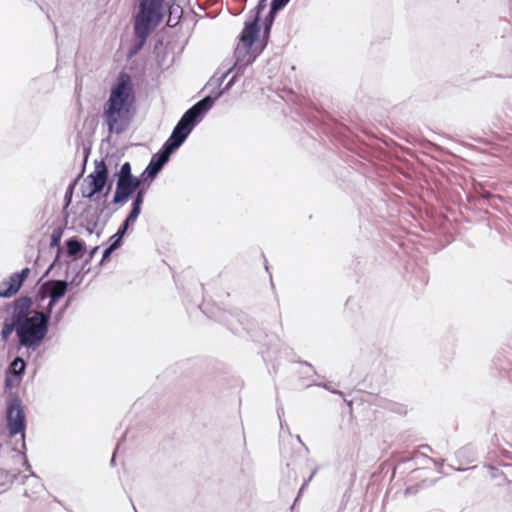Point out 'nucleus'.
Segmentation results:
<instances>
[{
  "instance_id": "nucleus-1",
  "label": "nucleus",
  "mask_w": 512,
  "mask_h": 512,
  "mask_svg": "<svg viewBox=\"0 0 512 512\" xmlns=\"http://www.w3.org/2000/svg\"><path fill=\"white\" fill-rule=\"evenodd\" d=\"M136 96L131 77L121 71L112 84L103 104L102 119L109 134H122L129 126L135 111Z\"/></svg>"
},
{
  "instance_id": "nucleus-2",
  "label": "nucleus",
  "mask_w": 512,
  "mask_h": 512,
  "mask_svg": "<svg viewBox=\"0 0 512 512\" xmlns=\"http://www.w3.org/2000/svg\"><path fill=\"white\" fill-rule=\"evenodd\" d=\"M33 300L30 296L22 295L8 305V322L19 328L25 334L38 332L37 342L41 345L47 336L49 326L40 310H33Z\"/></svg>"
},
{
  "instance_id": "nucleus-3",
  "label": "nucleus",
  "mask_w": 512,
  "mask_h": 512,
  "mask_svg": "<svg viewBox=\"0 0 512 512\" xmlns=\"http://www.w3.org/2000/svg\"><path fill=\"white\" fill-rule=\"evenodd\" d=\"M164 0H141L138 13L134 20L135 39L128 52V57H133L144 47L147 38L161 23L164 17Z\"/></svg>"
},
{
  "instance_id": "nucleus-4",
  "label": "nucleus",
  "mask_w": 512,
  "mask_h": 512,
  "mask_svg": "<svg viewBox=\"0 0 512 512\" xmlns=\"http://www.w3.org/2000/svg\"><path fill=\"white\" fill-rule=\"evenodd\" d=\"M26 427V415L22 400L18 395L11 394L6 404V428L10 438L20 435V447L17 446L18 443L16 442L13 447V451L18 452L19 455L22 456L26 470L30 471L31 465L29 464L26 456Z\"/></svg>"
},
{
  "instance_id": "nucleus-5",
  "label": "nucleus",
  "mask_w": 512,
  "mask_h": 512,
  "mask_svg": "<svg viewBox=\"0 0 512 512\" xmlns=\"http://www.w3.org/2000/svg\"><path fill=\"white\" fill-rule=\"evenodd\" d=\"M260 33L246 32L243 29L239 35V43L234 50V64L229 69H237L238 74H244L245 69L251 65L264 50L266 43H260Z\"/></svg>"
},
{
  "instance_id": "nucleus-6",
  "label": "nucleus",
  "mask_w": 512,
  "mask_h": 512,
  "mask_svg": "<svg viewBox=\"0 0 512 512\" xmlns=\"http://www.w3.org/2000/svg\"><path fill=\"white\" fill-rule=\"evenodd\" d=\"M215 317L218 321L224 322L228 328L235 334H247L253 341H260L262 331L258 328L257 323L244 312H221L219 317Z\"/></svg>"
},
{
  "instance_id": "nucleus-7",
  "label": "nucleus",
  "mask_w": 512,
  "mask_h": 512,
  "mask_svg": "<svg viewBox=\"0 0 512 512\" xmlns=\"http://www.w3.org/2000/svg\"><path fill=\"white\" fill-rule=\"evenodd\" d=\"M86 186L81 188L82 196L92 200L95 195L100 194L106 186L107 190L104 197H107L112 188V182H109V170L104 160L95 161L94 171L85 179Z\"/></svg>"
},
{
  "instance_id": "nucleus-8",
  "label": "nucleus",
  "mask_w": 512,
  "mask_h": 512,
  "mask_svg": "<svg viewBox=\"0 0 512 512\" xmlns=\"http://www.w3.org/2000/svg\"><path fill=\"white\" fill-rule=\"evenodd\" d=\"M46 284L49 286L48 291V303L40 311L43 314L42 318H45L47 324H50L53 309L57 305L60 299H62L69 289V283L67 280L60 279H49L46 280Z\"/></svg>"
},
{
  "instance_id": "nucleus-9",
  "label": "nucleus",
  "mask_w": 512,
  "mask_h": 512,
  "mask_svg": "<svg viewBox=\"0 0 512 512\" xmlns=\"http://www.w3.org/2000/svg\"><path fill=\"white\" fill-rule=\"evenodd\" d=\"M13 332L16 333L20 346L32 350H35L40 346L37 342L39 331H35L32 334H25L19 328L4 319L0 333L1 341L3 343H7Z\"/></svg>"
},
{
  "instance_id": "nucleus-10",
  "label": "nucleus",
  "mask_w": 512,
  "mask_h": 512,
  "mask_svg": "<svg viewBox=\"0 0 512 512\" xmlns=\"http://www.w3.org/2000/svg\"><path fill=\"white\" fill-rule=\"evenodd\" d=\"M30 268L25 267L19 272L12 273L7 280L0 283V298L8 299L16 295L29 277Z\"/></svg>"
},
{
  "instance_id": "nucleus-11",
  "label": "nucleus",
  "mask_w": 512,
  "mask_h": 512,
  "mask_svg": "<svg viewBox=\"0 0 512 512\" xmlns=\"http://www.w3.org/2000/svg\"><path fill=\"white\" fill-rule=\"evenodd\" d=\"M139 188V180L136 177L119 178L116 181V190L112 199L114 205L126 204Z\"/></svg>"
},
{
  "instance_id": "nucleus-12",
  "label": "nucleus",
  "mask_w": 512,
  "mask_h": 512,
  "mask_svg": "<svg viewBox=\"0 0 512 512\" xmlns=\"http://www.w3.org/2000/svg\"><path fill=\"white\" fill-rule=\"evenodd\" d=\"M109 207L107 201H103L101 207H93L88 205L80 214V225L85 228L86 232L91 235L95 232L99 224L100 216L105 209Z\"/></svg>"
},
{
  "instance_id": "nucleus-13",
  "label": "nucleus",
  "mask_w": 512,
  "mask_h": 512,
  "mask_svg": "<svg viewBox=\"0 0 512 512\" xmlns=\"http://www.w3.org/2000/svg\"><path fill=\"white\" fill-rule=\"evenodd\" d=\"M231 73V69H227L221 76H213L207 85L215 83V87L210 91L208 95L199 100L200 105L209 112L214 106L215 102L221 98L226 92L221 87L227 76Z\"/></svg>"
},
{
  "instance_id": "nucleus-14",
  "label": "nucleus",
  "mask_w": 512,
  "mask_h": 512,
  "mask_svg": "<svg viewBox=\"0 0 512 512\" xmlns=\"http://www.w3.org/2000/svg\"><path fill=\"white\" fill-rule=\"evenodd\" d=\"M171 153L164 147H161L158 152L152 155L148 165L145 168V174L150 176V182L158 176L164 166L168 163Z\"/></svg>"
},
{
  "instance_id": "nucleus-15",
  "label": "nucleus",
  "mask_w": 512,
  "mask_h": 512,
  "mask_svg": "<svg viewBox=\"0 0 512 512\" xmlns=\"http://www.w3.org/2000/svg\"><path fill=\"white\" fill-rule=\"evenodd\" d=\"M191 130L184 127L182 124L177 123L172 130L169 138L164 142L162 147H164L167 151L173 154L177 149H179L183 143L186 141L188 136L191 134Z\"/></svg>"
},
{
  "instance_id": "nucleus-16",
  "label": "nucleus",
  "mask_w": 512,
  "mask_h": 512,
  "mask_svg": "<svg viewBox=\"0 0 512 512\" xmlns=\"http://www.w3.org/2000/svg\"><path fill=\"white\" fill-rule=\"evenodd\" d=\"M207 113L208 112L200 105V103L196 102L184 112L177 123L182 124L184 127L193 131Z\"/></svg>"
},
{
  "instance_id": "nucleus-17",
  "label": "nucleus",
  "mask_w": 512,
  "mask_h": 512,
  "mask_svg": "<svg viewBox=\"0 0 512 512\" xmlns=\"http://www.w3.org/2000/svg\"><path fill=\"white\" fill-rule=\"evenodd\" d=\"M64 229L62 227H56L53 229L51 235H50V247L56 248V255L53 260V262L49 265L47 270L42 275L41 279L47 277L51 271H54L56 269H60L62 266V262L60 260L61 254H62V248L60 246L61 239L63 236Z\"/></svg>"
},
{
  "instance_id": "nucleus-18",
  "label": "nucleus",
  "mask_w": 512,
  "mask_h": 512,
  "mask_svg": "<svg viewBox=\"0 0 512 512\" xmlns=\"http://www.w3.org/2000/svg\"><path fill=\"white\" fill-rule=\"evenodd\" d=\"M65 246L67 256L71 257L73 260L80 259L83 256L86 248L85 242L77 236L68 238L65 241Z\"/></svg>"
},
{
  "instance_id": "nucleus-19",
  "label": "nucleus",
  "mask_w": 512,
  "mask_h": 512,
  "mask_svg": "<svg viewBox=\"0 0 512 512\" xmlns=\"http://www.w3.org/2000/svg\"><path fill=\"white\" fill-rule=\"evenodd\" d=\"M137 219L138 217L128 213L126 218L120 224L117 232L109 238V241H112L113 243L121 247L123 244L124 236L126 235L128 230L135 224Z\"/></svg>"
},
{
  "instance_id": "nucleus-20",
  "label": "nucleus",
  "mask_w": 512,
  "mask_h": 512,
  "mask_svg": "<svg viewBox=\"0 0 512 512\" xmlns=\"http://www.w3.org/2000/svg\"><path fill=\"white\" fill-rule=\"evenodd\" d=\"M266 2L267 0L258 1L257 5L252 10V12L254 13L253 19L244 24L243 29H246V32L250 30L254 31V33H260L261 14L266 8Z\"/></svg>"
},
{
  "instance_id": "nucleus-21",
  "label": "nucleus",
  "mask_w": 512,
  "mask_h": 512,
  "mask_svg": "<svg viewBox=\"0 0 512 512\" xmlns=\"http://www.w3.org/2000/svg\"><path fill=\"white\" fill-rule=\"evenodd\" d=\"M22 483L26 486L31 487V490H29L28 488L24 490V496L26 497H33L35 494H38L44 488V485L40 477L35 475L33 472H31V474L28 476H23Z\"/></svg>"
},
{
  "instance_id": "nucleus-22",
  "label": "nucleus",
  "mask_w": 512,
  "mask_h": 512,
  "mask_svg": "<svg viewBox=\"0 0 512 512\" xmlns=\"http://www.w3.org/2000/svg\"><path fill=\"white\" fill-rule=\"evenodd\" d=\"M146 194V187H139L133 197H132V204L131 209L129 211V214H132L133 216L139 217L142 211V205L144 202V197Z\"/></svg>"
},
{
  "instance_id": "nucleus-23",
  "label": "nucleus",
  "mask_w": 512,
  "mask_h": 512,
  "mask_svg": "<svg viewBox=\"0 0 512 512\" xmlns=\"http://www.w3.org/2000/svg\"><path fill=\"white\" fill-rule=\"evenodd\" d=\"M18 476L19 473L15 470L7 471L0 469V494L6 492Z\"/></svg>"
},
{
  "instance_id": "nucleus-24",
  "label": "nucleus",
  "mask_w": 512,
  "mask_h": 512,
  "mask_svg": "<svg viewBox=\"0 0 512 512\" xmlns=\"http://www.w3.org/2000/svg\"><path fill=\"white\" fill-rule=\"evenodd\" d=\"M276 15H277L276 12H272V10L269 9L268 14L265 16L264 21H263V42L262 43L267 44L269 36H270L271 28L275 21Z\"/></svg>"
},
{
  "instance_id": "nucleus-25",
  "label": "nucleus",
  "mask_w": 512,
  "mask_h": 512,
  "mask_svg": "<svg viewBox=\"0 0 512 512\" xmlns=\"http://www.w3.org/2000/svg\"><path fill=\"white\" fill-rule=\"evenodd\" d=\"M73 301V297L69 296L65 303L55 312L53 316V321L55 324H58L62 321L67 309L70 307L71 303Z\"/></svg>"
},
{
  "instance_id": "nucleus-26",
  "label": "nucleus",
  "mask_w": 512,
  "mask_h": 512,
  "mask_svg": "<svg viewBox=\"0 0 512 512\" xmlns=\"http://www.w3.org/2000/svg\"><path fill=\"white\" fill-rule=\"evenodd\" d=\"M49 286L50 285H47L45 281L40 285L39 289L37 290V293L35 295V301L37 303L38 308L41 307V302L48 299Z\"/></svg>"
},
{
  "instance_id": "nucleus-27",
  "label": "nucleus",
  "mask_w": 512,
  "mask_h": 512,
  "mask_svg": "<svg viewBox=\"0 0 512 512\" xmlns=\"http://www.w3.org/2000/svg\"><path fill=\"white\" fill-rule=\"evenodd\" d=\"M115 176L117 177V179L119 178H131V177H136L135 175L132 174V168H131V164L130 162H124L119 171H117L115 173Z\"/></svg>"
},
{
  "instance_id": "nucleus-28",
  "label": "nucleus",
  "mask_w": 512,
  "mask_h": 512,
  "mask_svg": "<svg viewBox=\"0 0 512 512\" xmlns=\"http://www.w3.org/2000/svg\"><path fill=\"white\" fill-rule=\"evenodd\" d=\"M13 367L16 370L14 376L16 378H21L25 373L26 362L21 358H17L13 361Z\"/></svg>"
},
{
  "instance_id": "nucleus-29",
  "label": "nucleus",
  "mask_w": 512,
  "mask_h": 512,
  "mask_svg": "<svg viewBox=\"0 0 512 512\" xmlns=\"http://www.w3.org/2000/svg\"><path fill=\"white\" fill-rule=\"evenodd\" d=\"M120 248V246L116 245L112 241H109L108 247H106L102 253V262H106L110 259L112 253Z\"/></svg>"
},
{
  "instance_id": "nucleus-30",
  "label": "nucleus",
  "mask_w": 512,
  "mask_h": 512,
  "mask_svg": "<svg viewBox=\"0 0 512 512\" xmlns=\"http://www.w3.org/2000/svg\"><path fill=\"white\" fill-rule=\"evenodd\" d=\"M290 2V0H272L270 3V10L278 13Z\"/></svg>"
},
{
  "instance_id": "nucleus-31",
  "label": "nucleus",
  "mask_w": 512,
  "mask_h": 512,
  "mask_svg": "<svg viewBox=\"0 0 512 512\" xmlns=\"http://www.w3.org/2000/svg\"><path fill=\"white\" fill-rule=\"evenodd\" d=\"M318 386V387H322L328 391H330L331 393L333 394H337V395H343V393L340 391V390H337V389H334L331 385L330 382H327V383H323V382H320V383H317V382H311L309 383L307 386L310 387V386Z\"/></svg>"
},
{
  "instance_id": "nucleus-32",
  "label": "nucleus",
  "mask_w": 512,
  "mask_h": 512,
  "mask_svg": "<svg viewBox=\"0 0 512 512\" xmlns=\"http://www.w3.org/2000/svg\"><path fill=\"white\" fill-rule=\"evenodd\" d=\"M89 272H90V268H87V269H84V270H82V269H81V271H80V272H78V273H77V274L72 278V280H71L70 282H68V283H69V286H70V285L78 286V285L82 282V280H83L84 276H85L86 274H88Z\"/></svg>"
},
{
  "instance_id": "nucleus-33",
  "label": "nucleus",
  "mask_w": 512,
  "mask_h": 512,
  "mask_svg": "<svg viewBox=\"0 0 512 512\" xmlns=\"http://www.w3.org/2000/svg\"><path fill=\"white\" fill-rule=\"evenodd\" d=\"M232 72H234L233 76L229 79L225 86L222 87L225 92H228L234 86L237 78L241 75L237 73V69H233Z\"/></svg>"
},
{
  "instance_id": "nucleus-34",
  "label": "nucleus",
  "mask_w": 512,
  "mask_h": 512,
  "mask_svg": "<svg viewBox=\"0 0 512 512\" xmlns=\"http://www.w3.org/2000/svg\"><path fill=\"white\" fill-rule=\"evenodd\" d=\"M136 178H138L139 180V187H145L146 184L147 187H149L150 184L152 183L150 182V176L145 174V169L139 176H136Z\"/></svg>"
},
{
  "instance_id": "nucleus-35",
  "label": "nucleus",
  "mask_w": 512,
  "mask_h": 512,
  "mask_svg": "<svg viewBox=\"0 0 512 512\" xmlns=\"http://www.w3.org/2000/svg\"><path fill=\"white\" fill-rule=\"evenodd\" d=\"M75 183L76 182H74L73 184L69 185V187L67 188V190L65 192L64 202H65V206L66 207H68L71 204L72 194H73V190H74V187H75Z\"/></svg>"
},
{
  "instance_id": "nucleus-36",
  "label": "nucleus",
  "mask_w": 512,
  "mask_h": 512,
  "mask_svg": "<svg viewBox=\"0 0 512 512\" xmlns=\"http://www.w3.org/2000/svg\"><path fill=\"white\" fill-rule=\"evenodd\" d=\"M99 247L98 246H95L93 248H91L89 251H88V255H87V258L86 260L83 262L82 264V270L84 269H87L86 266L91 262V260L93 259V257L95 256V254L97 253Z\"/></svg>"
},
{
  "instance_id": "nucleus-37",
  "label": "nucleus",
  "mask_w": 512,
  "mask_h": 512,
  "mask_svg": "<svg viewBox=\"0 0 512 512\" xmlns=\"http://www.w3.org/2000/svg\"><path fill=\"white\" fill-rule=\"evenodd\" d=\"M284 414V409L283 407L280 405L277 407V415H278V418H279V421H280V427H281V430H284L285 429V426L287 427V424L284 423V421L282 420V416Z\"/></svg>"
},
{
  "instance_id": "nucleus-38",
  "label": "nucleus",
  "mask_w": 512,
  "mask_h": 512,
  "mask_svg": "<svg viewBox=\"0 0 512 512\" xmlns=\"http://www.w3.org/2000/svg\"><path fill=\"white\" fill-rule=\"evenodd\" d=\"M301 363L308 369L307 371L303 372L305 375L308 376L310 373L312 375H316V370L314 369V367L310 363H308L306 361L301 362Z\"/></svg>"
},
{
  "instance_id": "nucleus-39",
  "label": "nucleus",
  "mask_w": 512,
  "mask_h": 512,
  "mask_svg": "<svg viewBox=\"0 0 512 512\" xmlns=\"http://www.w3.org/2000/svg\"><path fill=\"white\" fill-rule=\"evenodd\" d=\"M480 197L485 200V201H489L490 199L494 198L495 196L491 193V192H488V191H483L481 194H480Z\"/></svg>"
},
{
  "instance_id": "nucleus-40",
  "label": "nucleus",
  "mask_w": 512,
  "mask_h": 512,
  "mask_svg": "<svg viewBox=\"0 0 512 512\" xmlns=\"http://www.w3.org/2000/svg\"><path fill=\"white\" fill-rule=\"evenodd\" d=\"M315 473H316V470H314V471L312 472V474L309 476V478H308V479H307V480L302 484V486H301V488H300V490H299V493H301V492L304 490V488L307 486L308 482L312 479V477L314 476V474H315ZM298 496H300V494H298ZM298 498H299V497H297V498L295 499V501H297V499H298Z\"/></svg>"
},
{
  "instance_id": "nucleus-41",
  "label": "nucleus",
  "mask_w": 512,
  "mask_h": 512,
  "mask_svg": "<svg viewBox=\"0 0 512 512\" xmlns=\"http://www.w3.org/2000/svg\"><path fill=\"white\" fill-rule=\"evenodd\" d=\"M119 446H120V443H118V444H117V447H116V449H115V452H114V454H113V456H112V458H111V461H110L111 465H114V464H115L116 452L118 451Z\"/></svg>"
},
{
  "instance_id": "nucleus-42",
  "label": "nucleus",
  "mask_w": 512,
  "mask_h": 512,
  "mask_svg": "<svg viewBox=\"0 0 512 512\" xmlns=\"http://www.w3.org/2000/svg\"><path fill=\"white\" fill-rule=\"evenodd\" d=\"M412 493V487H408L406 490H405V494H410Z\"/></svg>"
},
{
  "instance_id": "nucleus-43",
  "label": "nucleus",
  "mask_w": 512,
  "mask_h": 512,
  "mask_svg": "<svg viewBox=\"0 0 512 512\" xmlns=\"http://www.w3.org/2000/svg\"><path fill=\"white\" fill-rule=\"evenodd\" d=\"M429 460H430L431 462H433L435 465H438V461H436V460H434V459H432V458H429Z\"/></svg>"
},
{
  "instance_id": "nucleus-44",
  "label": "nucleus",
  "mask_w": 512,
  "mask_h": 512,
  "mask_svg": "<svg viewBox=\"0 0 512 512\" xmlns=\"http://www.w3.org/2000/svg\"><path fill=\"white\" fill-rule=\"evenodd\" d=\"M5 384H6V386H9V385H10V381H9V379H8V378H6V380H5Z\"/></svg>"
},
{
  "instance_id": "nucleus-45",
  "label": "nucleus",
  "mask_w": 512,
  "mask_h": 512,
  "mask_svg": "<svg viewBox=\"0 0 512 512\" xmlns=\"http://www.w3.org/2000/svg\"><path fill=\"white\" fill-rule=\"evenodd\" d=\"M423 449L431 450V448L428 445L422 446Z\"/></svg>"
},
{
  "instance_id": "nucleus-46",
  "label": "nucleus",
  "mask_w": 512,
  "mask_h": 512,
  "mask_svg": "<svg viewBox=\"0 0 512 512\" xmlns=\"http://www.w3.org/2000/svg\"><path fill=\"white\" fill-rule=\"evenodd\" d=\"M297 441H299L301 444H303L299 435L297 436Z\"/></svg>"
},
{
  "instance_id": "nucleus-47",
  "label": "nucleus",
  "mask_w": 512,
  "mask_h": 512,
  "mask_svg": "<svg viewBox=\"0 0 512 512\" xmlns=\"http://www.w3.org/2000/svg\"><path fill=\"white\" fill-rule=\"evenodd\" d=\"M96 235L99 237L101 235V231H97Z\"/></svg>"
},
{
  "instance_id": "nucleus-48",
  "label": "nucleus",
  "mask_w": 512,
  "mask_h": 512,
  "mask_svg": "<svg viewBox=\"0 0 512 512\" xmlns=\"http://www.w3.org/2000/svg\"><path fill=\"white\" fill-rule=\"evenodd\" d=\"M105 262H102V259L99 261V266L103 265Z\"/></svg>"
},
{
  "instance_id": "nucleus-49",
  "label": "nucleus",
  "mask_w": 512,
  "mask_h": 512,
  "mask_svg": "<svg viewBox=\"0 0 512 512\" xmlns=\"http://www.w3.org/2000/svg\"><path fill=\"white\" fill-rule=\"evenodd\" d=\"M444 460L440 461V466H443Z\"/></svg>"
},
{
  "instance_id": "nucleus-50",
  "label": "nucleus",
  "mask_w": 512,
  "mask_h": 512,
  "mask_svg": "<svg viewBox=\"0 0 512 512\" xmlns=\"http://www.w3.org/2000/svg\"><path fill=\"white\" fill-rule=\"evenodd\" d=\"M133 509L135 510V512H137V510H136V508H135V506H134V505H133Z\"/></svg>"
}]
</instances>
